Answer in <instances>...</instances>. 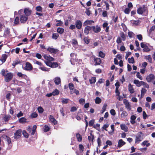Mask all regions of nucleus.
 I'll list each match as a JSON object with an SVG mask.
<instances>
[{"mask_svg": "<svg viewBox=\"0 0 155 155\" xmlns=\"http://www.w3.org/2000/svg\"><path fill=\"white\" fill-rule=\"evenodd\" d=\"M45 62L47 66L53 68L58 67L59 66V64H60L57 62H51L49 61H45Z\"/></svg>", "mask_w": 155, "mask_h": 155, "instance_id": "1", "label": "nucleus"}, {"mask_svg": "<svg viewBox=\"0 0 155 155\" xmlns=\"http://www.w3.org/2000/svg\"><path fill=\"white\" fill-rule=\"evenodd\" d=\"M22 68L27 71H31L33 69V67L31 64L28 62H26L25 66L24 67L22 66Z\"/></svg>", "mask_w": 155, "mask_h": 155, "instance_id": "2", "label": "nucleus"}, {"mask_svg": "<svg viewBox=\"0 0 155 155\" xmlns=\"http://www.w3.org/2000/svg\"><path fill=\"white\" fill-rule=\"evenodd\" d=\"M137 13L139 14H142L143 12H147V8L145 5L140 7L137 10Z\"/></svg>", "mask_w": 155, "mask_h": 155, "instance_id": "3", "label": "nucleus"}, {"mask_svg": "<svg viewBox=\"0 0 155 155\" xmlns=\"http://www.w3.org/2000/svg\"><path fill=\"white\" fill-rule=\"evenodd\" d=\"M13 77V74L12 73H7L5 77V81L7 82H9L12 79Z\"/></svg>", "mask_w": 155, "mask_h": 155, "instance_id": "4", "label": "nucleus"}, {"mask_svg": "<svg viewBox=\"0 0 155 155\" xmlns=\"http://www.w3.org/2000/svg\"><path fill=\"white\" fill-rule=\"evenodd\" d=\"M142 135V134L141 132H139L138 133L136 137V143H139L140 141H141L143 139Z\"/></svg>", "mask_w": 155, "mask_h": 155, "instance_id": "5", "label": "nucleus"}, {"mask_svg": "<svg viewBox=\"0 0 155 155\" xmlns=\"http://www.w3.org/2000/svg\"><path fill=\"white\" fill-rule=\"evenodd\" d=\"M21 130L19 129L16 131L14 134V138L15 139H17L20 137L21 135Z\"/></svg>", "mask_w": 155, "mask_h": 155, "instance_id": "6", "label": "nucleus"}, {"mask_svg": "<svg viewBox=\"0 0 155 155\" xmlns=\"http://www.w3.org/2000/svg\"><path fill=\"white\" fill-rule=\"evenodd\" d=\"M49 120L52 124L56 125L57 124V121L56 120L52 115H50L49 116Z\"/></svg>", "mask_w": 155, "mask_h": 155, "instance_id": "7", "label": "nucleus"}, {"mask_svg": "<svg viewBox=\"0 0 155 155\" xmlns=\"http://www.w3.org/2000/svg\"><path fill=\"white\" fill-rule=\"evenodd\" d=\"M94 62L95 63L94 65L95 66L99 65L101 63V61L100 58H96L94 56Z\"/></svg>", "mask_w": 155, "mask_h": 155, "instance_id": "8", "label": "nucleus"}, {"mask_svg": "<svg viewBox=\"0 0 155 155\" xmlns=\"http://www.w3.org/2000/svg\"><path fill=\"white\" fill-rule=\"evenodd\" d=\"M155 78V77L153 74H150L146 77V80L148 82H151Z\"/></svg>", "mask_w": 155, "mask_h": 155, "instance_id": "9", "label": "nucleus"}, {"mask_svg": "<svg viewBox=\"0 0 155 155\" xmlns=\"http://www.w3.org/2000/svg\"><path fill=\"white\" fill-rule=\"evenodd\" d=\"M28 17L25 15H22L20 17V21L22 23H25L28 20Z\"/></svg>", "mask_w": 155, "mask_h": 155, "instance_id": "10", "label": "nucleus"}, {"mask_svg": "<svg viewBox=\"0 0 155 155\" xmlns=\"http://www.w3.org/2000/svg\"><path fill=\"white\" fill-rule=\"evenodd\" d=\"M92 29L94 32L96 33L100 32L101 30L100 27L97 25L96 26H92Z\"/></svg>", "mask_w": 155, "mask_h": 155, "instance_id": "11", "label": "nucleus"}, {"mask_svg": "<svg viewBox=\"0 0 155 155\" xmlns=\"http://www.w3.org/2000/svg\"><path fill=\"white\" fill-rule=\"evenodd\" d=\"M75 26L78 29H80L82 26V23L80 20H77L75 22Z\"/></svg>", "mask_w": 155, "mask_h": 155, "instance_id": "12", "label": "nucleus"}, {"mask_svg": "<svg viewBox=\"0 0 155 155\" xmlns=\"http://www.w3.org/2000/svg\"><path fill=\"white\" fill-rule=\"evenodd\" d=\"M47 51H49L51 53H53L54 54H56L58 53L59 51V50L57 49L51 48L50 47H49L47 48Z\"/></svg>", "mask_w": 155, "mask_h": 155, "instance_id": "13", "label": "nucleus"}, {"mask_svg": "<svg viewBox=\"0 0 155 155\" xmlns=\"http://www.w3.org/2000/svg\"><path fill=\"white\" fill-rule=\"evenodd\" d=\"M124 104L125 105L126 108L128 111H130L131 110V106L129 103L128 102L127 100H124Z\"/></svg>", "mask_w": 155, "mask_h": 155, "instance_id": "14", "label": "nucleus"}, {"mask_svg": "<svg viewBox=\"0 0 155 155\" xmlns=\"http://www.w3.org/2000/svg\"><path fill=\"white\" fill-rule=\"evenodd\" d=\"M32 12V11L29 8H25L24 10V13L25 15L27 17L30 15Z\"/></svg>", "mask_w": 155, "mask_h": 155, "instance_id": "15", "label": "nucleus"}, {"mask_svg": "<svg viewBox=\"0 0 155 155\" xmlns=\"http://www.w3.org/2000/svg\"><path fill=\"white\" fill-rule=\"evenodd\" d=\"M92 29V26H86L85 28L84 29V33L86 35H88L89 33V31H91Z\"/></svg>", "mask_w": 155, "mask_h": 155, "instance_id": "16", "label": "nucleus"}, {"mask_svg": "<svg viewBox=\"0 0 155 155\" xmlns=\"http://www.w3.org/2000/svg\"><path fill=\"white\" fill-rule=\"evenodd\" d=\"M2 137L6 140L8 145H9L11 143V139L9 137L6 135L3 134L2 136Z\"/></svg>", "mask_w": 155, "mask_h": 155, "instance_id": "17", "label": "nucleus"}, {"mask_svg": "<svg viewBox=\"0 0 155 155\" xmlns=\"http://www.w3.org/2000/svg\"><path fill=\"white\" fill-rule=\"evenodd\" d=\"M43 57L45 59L48 60L47 61L51 62L54 60V59L53 57L50 56H48L46 54H44L43 55Z\"/></svg>", "mask_w": 155, "mask_h": 155, "instance_id": "18", "label": "nucleus"}, {"mask_svg": "<svg viewBox=\"0 0 155 155\" xmlns=\"http://www.w3.org/2000/svg\"><path fill=\"white\" fill-rule=\"evenodd\" d=\"M8 57V55L5 54H4L2 55L1 58L0 59V61H2V63H3L5 62L7 58Z\"/></svg>", "mask_w": 155, "mask_h": 155, "instance_id": "19", "label": "nucleus"}, {"mask_svg": "<svg viewBox=\"0 0 155 155\" xmlns=\"http://www.w3.org/2000/svg\"><path fill=\"white\" fill-rule=\"evenodd\" d=\"M143 82V81H139L137 80H135L134 81V83L138 87H140L142 85Z\"/></svg>", "mask_w": 155, "mask_h": 155, "instance_id": "20", "label": "nucleus"}, {"mask_svg": "<svg viewBox=\"0 0 155 155\" xmlns=\"http://www.w3.org/2000/svg\"><path fill=\"white\" fill-rule=\"evenodd\" d=\"M147 90L144 88H143L141 91V95L140 97V99H141L144 96L145 94L147 92Z\"/></svg>", "mask_w": 155, "mask_h": 155, "instance_id": "21", "label": "nucleus"}, {"mask_svg": "<svg viewBox=\"0 0 155 155\" xmlns=\"http://www.w3.org/2000/svg\"><path fill=\"white\" fill-rule=\"evenodd\" d=\"M128 90L131 94H133L134 92V89L133 86L130 84H129L128 85Z\"/></svg>", "mask_w": 155, "mask_h": 155, "instance_id": "22", "label": "nucleus"}, {"mask_svg": "<svg viewBox=\"0 0 155 155\" xmlns=\"http://www.w3.org/2000/svg\"><path fill=\"white\" fill-rule=\"evenodd\" d=\"M94 21L93 20H87L85 21L83 23L84 26H86L88 25H91L92 23H94Z\"/></svg>", "mask_w": 155, "mask_h": 155, "instance_id": "23", "label": "nucleus"}, {"mask_svg": "<svg viewBox=\"0 0 155 155\" xmlns=\"http://www.w3.org/2000/svg\"><path fill=\"white\" fill-rule=\"evenodd\" d=\"M121 129L126 132L128 131V128L124 124H122L120 125Z\"/></svg>", "mask_w": 155, "mask_h": 155, "instance_id": "24", "label": "nucleus"}, {"mask_svg": "<svg viewBox=\"0 0 155 155\" xmlns=\"http://www.w3.org/2000/svg\"><path fill=\"white\" fill-rule=\"evenodd\" d=\"M54 82L56 85H59L61 83L60 78L59 77H56L54 81Z\"/></svg>", "mask_w": 155, "mask_h": 155, "instance_id": "25", "label": "nucleus"}, {"mask_svg": "<svg viewBox=\"0 0 155 155\" xmlns=\"http://www.w3.org/2000/svg\"><path fill=\"white\" fill-rule=\"evenodd\" d=\"M130 22L133 26L137 25L140 23V21L138 20L136 21L134 20H131L130 21Z\"/></svg>", "mask_w": 155, "mask_h": 155, "instance_id": "26", "label": "nucleus"}, {"mask_svg": "<svg viewBox=\"0 0 155 155\" xmlns=\"http://www.w3.org/2000/svg\"><path fill=\"white\" fill-rule=\"evenodd\" d=\"M91 136H88V139L89 142H91L92 143L93 142V140L94 139V137L93 135H92L91 133H90Z\"/></svg>", "mask_w": 155, "mask_h": 155, "instance_id": "27", "label": "nucleus"}, {"mask_svg": "<svg viewBox=\"0 0 155 155\" xmlns=\"http://www.w3.org/2000/svg\"><path fill=\"white\" fill-rule=\"evenodd\" d=\"M55 21L56 22H58L55 25L56 26H62L63 24V22L60 20H58L55 19Z\"/></svg>", "mask_w": 155, "mask_h": 155, "instance_id": "28", "label": "nucleus"}, {"mask_svg": "<svg viewBox=\"0 0 155 155\" xmlns=\"http://www.w3.org/2000/svg\"><path fill=\"white\" fill-rule=\"evenodd\" d=\"M76 137L77 139V140L78 142H80L82 140V137L79 133H78L76 134Z\"/></svg>", "mask_w": 155, "mask_h": 155, "instance_id": "29", "label": "nucleus"}, {"mask_svg": "<svg viewBox=\"0 0 155 155\" xmlns=\"http://www.w3.org/2000/svg\"><path fill=\"white\" fill-rule=\"evenodd\" d=\"M120 37L124 41H125L126 39V36L123 32H121L120 33Z\"/></svg>", "mask_w": 155, "mask_h": 155, "instance_id": "30", "label": "nucleus"}, {"mask_svg": "<svg viewBox=\"0 0 155 155\" xmlns=\"http://www.w3.org/2000/svg\"><path fill=\"white\" fill-rule=\"evenodd\" d=\"M125 144V143L122 140L120 139L118 141V147H121Z\"/></svg>", "mask_w": 155, "mask_h": 155, "instance_id": "31", "label": "nucleus"}, {"mask_svg": "<svg viewBox=\"0 0 155 155\" xmlns=\"http://www.w3.org/2000/svg\"><path fill=\"white\" fill-rule=\"evenodd\" d=\"M136 117L134 115H133L131 116V120L130 122L131 124H134L135 123V120L136 119Z\"/></svg>", "mask_w": 155, "mask_h": 155, "instance_id": "32", "label": "nucleus"}, {"mask_svg": "<svg viewBox=\"0 0 155 155\" xmlns=\"http://www.w3.org/2000/svg\"><path fill=\"white\" fill-rule=\"evenodd\" d=\"M64 31V29L62 28L58 27L57 29V32L60 34H62Z\"/></svg>", "mask_w": 155, "mask_h": 155, "instance_id": "33", "label": "nucleus"}, {"mask_svg": "<svg viewBox=\"0 0 155 155\" xmlns=\"http://www.w3.org/2000/svg\"><path fill=\"white\" fill-rule=\"evenodd\" d=\"M11 116L10 115H5L3 117V120L5 121H8L11 117Z\"/></svg>", "mask_w": 155, "mask_h": 155, "instance_id": "34", "label": "nucleus"}, {"mask_svg": "<svg viewBox=\"0 0 155 155\" xmlns=\"http://www.w3.org/2000/svg\"><path fill=\"white\" fill-rule=\"evenodd\" d=\"M17 75L19 77H21L22 78H25L27 77V76L25 75L22 74L21 72H18L17 73Z\"/></svg>", "mask_w": 155, "mask_h": 155, "instance_id": "35", "label": "nucleus"}, {"mask_svg": "<svg viewBox=\"0 0 155 155\" xmlns=\"http://www.w3.org/2000/svg\"><path fill=\"white\" fill-rule=\"evenodd\" d=\"M68 87L70 91H73L74 88V84L71 83H70L68 84Z\"/></svg>", "mask_w": 155, "mask_h": 155, "instance_id": "36", "label": "nucleus"}, {"mask_svg": "<svg viewBox=\"0 0 155 155\" xmlns=\"http://www.w3.org/2000/svg\"><path fill=\"white\" fill-rule=\"evenodd\" d=\"M27 119L24 117H22L19 119V122L21 123L24 122H26Z\"/></svg>", "mask_w": 155, "mask_h": 155, "instance_id": "37", "label": "nucleus"}, {"mask_svg": "<svg viewBox=\"0 0 155 155\" xmlns=\"http://www.w3.org/2000/svg\"><path fill=\"white\" fill-rule=\"evenodd\" d=\"M10 33V29L8 28H6L5 30L4 35L6 36L7 35H9Z\"/></svg>", "mask_w": 155, "mask_h": 155, "instance_id": "38", "label": "nucleus"}, {"mask_svg": "<svg viewBox=\"0 0 155 155\" xmlns=\"http://www.w3.org/2000/svg\"><path fill=\"white\" fill-rule=\"evenodd\" d=\"M20 63L21 62L19 60H17L13 61V63L12 64V65L13 66L15 67L16 65Z\"/></svg>", "mask_w": 155, "mask_h": 155, "instance_id": "39", "label": "nucleus"}, {"mask_svg": "<svg viewBox=\"0 0 155 155\" xmlns=\"http://www.w3.org/2000/svg\"><path fill=\"white\" fill-rule=\"evenodd\" d=\"M96 81V78L95 77H92L89 80V82L91 84L95 83Z\"/></svg>", "mask_w": 155, "mask_h": 155, "instance_id": "40", "label": "nucleus"}, {"mask_svg": "<svg viewBox=\"0 0 155 155\" xmlns=\"http://www.w3.org/2000/svg\"><path fill=\"white\" fill-rule=\"evenodd\" d=\"M128 115L127 112L125 111H123L121 114V117L123 118H124L127 117Z\"/></svg>", "mask_w": 155, "mask_h": 155, "instance_id": "41", "label": "nucleus"}, {"mask_svg": "<svg viewBox=\"0 0 155 155\" xmlns=\"http://www.w3.org/2000/svg\"><path fill=\"white\" fill-rule=\"evenodd\" d=\"M128 35L130 38H134L135 36V34L132 31H129L128 33Z\"/></svg>", "mask_w": 155, "mask_h": 155, "instance_id": "42", "label": "nucleus"}, {"mask_svg": "<svg viewBox=\"0 0 155 155\" xmlns=\"http://www.w3.org/2000/svg\"><path fill=\"white\" fill-rule=\"evenodd\" d=\"M95 103L96 104H99L101 101V99L99 97H97L95 98Z\"/></svg>", "mask_w": 155, "mask_h": 155, "instance_id": "43", "label": "nucleus"}, {"mask_svg": "<svg viewBox=\"0 0 155 155\" xmlns=\"http://www.w3.org/2000/svg\"><path fill=\"white\" fill-rule=\"evenodd\" d=\"M59 35L58 33H53L52 34V38L53 39H57L59 37Z\"/></svg>", "mask_w": 155, "mask_h": 155, "instance_id": "44", "label": "nucleus"}, {"mask_svg": "<svg viewBox=\"0 0 155 155\" xmlns=\"http://www.w3.org/2000/svg\"><path fill=\"white\" fill-rule=\"evenodd\" d=\"M44 131L45 132L48 131L50 129V127L47 125H45L44 126Z\"/></svg>", "mask_w": 155, "mask_h": 155, "instance_id": "45", "label": "nucleus"}, {"mask_svg": "<svg viewBox=\"0 0 155 155\" xmlns=\"http://www.w3.org/2000/svg\"><path fill=\"white\" fill-rule=\"evenodd\" d=\"M38 111L40 114H42L43 113L44 110L43 108L41 106L38 107L37 109Z\"/></svg>", "mask_w": 155, "mask_h": 155, "instance_id": "46", "label": "nucleus"}, {"mask_svg": "<svg viewBox=\"0 0 155 155\" xmlns=\"http://www.w3.org/2000/svg\"><path fill=\"white\" fill-rule=\"evenodd\" d=\"M19 23V18L18 17H16L14 21V23L15 25H17Z\"/></svg>", "mask_w": 155, "mask_h": 155, "instance_id": "47", "label": "nucleus"}, {"mask_svg": "<svg viewBox=\"0 0 155 155\" xmlns=\"http://www.w3.org/2000/svg\"><path fill=\"white\" fill-rule=\"evenodd\" d=\"M37 128V126L36 125H34L32 130H31V134L32 135H33L35 134L36 131V130Z\"/></svg>", "mask_w": 155, "mask_h": 155, "instance_id": "48", "label": "nucleus"}, {"mask_svg": "<svg viewBox=\"0 0 155 155\" xmlns=\"http://www.w3.org/2000/svg\"><path fill=\"white\" fill-rule=\"evenodd\" d=\"M89 8H86L85 13L88 16H89L91 14V11L89 10Z\"/></svg>", "mask_w": 155, "mask_h": 155, "instance_id": "49", "label": "nucleus"}, {"mask_svg": "<svg viewBox=\"0 0 155 155\" xmlns=\"http://www.w3.org/2000/svg\"><path fill=\"white\" fill-rule=\"evenodd\" d=\"M39 68L41 70L45 71H48V69L43 66V65H42L41 67H40Z\"/></svg>", "mask_w": 155, "mask_h": 155, "instance_id": "50", "label": "nucleus"}, {"mask_svg": "<svg viewBox=\"0 0 155 155\" xmlns=\"http://www.w3.org/2000/svg\"><path fill=\"white\" fill-rule=\"evenodd\" d=\"M95 122V120L94 119H93L91 120H90L89 122V126L90 127L92 126Z\"/></svg>", "mask_w": 155, "mask_h": 155, "instance_id": "51", "label": "nucleus"}, {"mask_svg": "<svg viewBox=\"0 0 155 155\" xmlns=\"http://www.w3.org/2000/svg\"><path fill=\"white\" fill-rule=\"evenodd\" d=\"M107 107V104H105L104 105L102 108V110L101 111V114L103 113L106 110Z\"/></svg>", "mask_w": 155, "mask_h": 155, "instance_id": "52", "label": "nucleus"}, {"mask_svg": "<svg viewBox=\"0 0 155 155\" xmlns=\"http://www.w3.org/2000/svg\"><path fill=\"white\" fill-rule=\"evenodd\" d=\"M145 58L146 59L148 60V61L150 63H151L152 62V58L150 57V55L146 56L145 57Z\"/></svg>", "mask_w": 155, "mask_h": 155, "instance_id": "53", "label": "nucleus"}, {"mask_svg": "<svg viewBox=\"0 0 155 155\" xmlns=\"http://www.w3.org/2000/svg\"><path fill=\"white\" fill-rule=\"evenodd\" d=\"M83 40L85 43L87 44H89L90 41V40L88 38V37H87L84 38Z\"/></svg>", "mask_w": 155, "mask_h": 155, "instance_id": "54", "label": "nucleus"}, {"mask_svg": "<svg viewBox=\"0 0 155 155\" xmlns=\"http://www.w3.org/2000/svg\"><path fill=\"white\" fill-rule=\"evenodd\" d=\"M22 134L24 137L26 138H28V134L25 130H23L22 132Z\"/></svg>", "mask_w": 155, "mask_h": 155, "instance_id": "55", "label": "nucleus"}, {"mask_svg": "<svg viewBox=\"0 0 155 155\" xmlns=\"http://www.w3.org/2000/svg\"><path fill=\"white\" fill-rule=\"evenodd\" d=\"M38 116V114L36 112L33 113L31 115V117L32 118L37 117Z\"/></svg>", "mask_w": 155, "mask_h": 155, "instance_id": "56", "label": "nucleus"}, {"mask_svg": "<svg viewBox=\"0 0 155 155\" xmlns=\"http://www.w3.org/2000/svg\"><path fill=\"white\" fill-rule=\"evenodd\" d=\"M62 99V100L61 101V102L63 104H66L68 103L69 100V99L68 98H63Z\"/></svg>", "mask_w": 155, "mask_h": 155, "instance_id": "57", "label": "nucleus"}, {"mask_svg": "<svg viewBox=\"0 0 155 155\" xmlns=\"http://www.w3.org/2000/svg\"><path fill=\"white\" fill-rule=\"evenodd\" d=\"M52 93L53 95L55 96L56 95H58L59 93V92L58 89H56Z\"/></svg>", "mask_w": 155, "mask_h": 155, "instance_id": "58", "label": "nucleus"}, {"mask_svg": "<svg viewBox=\"0 0 155 155\" xmlns=\"http://www.w3.org/2000/svg\"><path fill=\"white\" fill-rule=\"evenodd\" d=\"M79 150L81 152H83L84 151V147L83 145L81 144H80L79 145Z\"/></svg>", "mask_w": 155, "mask_h": 155, "instance_id": "59", "label": "nucleus"}, {"mask_svg": "<svg viewBox=\"0 0 155 155\" xmlns=\"http://www.w3.org/2000/svg\"><path fill=\"white\" fill-rule=\"evenodd\" d=\"M105 56L104 53L101 51H100L99 52V56L102 58H104Z\"/></svg>", "mask_w": 155, "mask_h": 155, "instance_id": "60", "label": "nucleus"}, {"mask_svg": "<svg viewBox=\"0 0 155 155\" xmlns=\"http://www.w3.org/2000/svg\"><path fill=\"white\" fill-rule=\"evenodd\" d=\"M112 130L110 132H109V133L110 134H112L114 130V125H111L110 126Z\"/></svg>", "mask_w": 155, "mask_h": 155, "instance_id": "61", "label": "nucleus"}, {"mask_svg": "<svg viewBox=\"0 0 155 155\" xmlns=\"http://www.w3.org/2000/svg\"><path fill=\"white\" fill-rule=\"evenodd\" d=\"M128 62L129 63L133 64L134 63V58L132 57L130 58H129L128 59Z\"/></svg>", "mask_w": 155, "mask_h": 155, "instance_id": "62", "label": "nucleus"}, {"mask_svg": "<svg viewBox=\"0 0 155 155\" xmlns=\"http://www.w3.org/2000/svg\"><path fill=\"white\" fill-rule=\"evenodd\" d=\"M36 10L38 12H42V7L39 6H37L36 8Z\"/></svg>", "mask_w": 155, "mask_h": 155, "instance_id": "63", "label": "nucleus"}, {"mask_svg": "<svg viewBox=\"0 0 155 155\" xmlns=\"http://www.w3.org/2000/svg\"><path fill=\"white\" fill-rule=\"evenodd\" d=\"M144 51L149 52L150 51V49L147 46H146L143 49Z\"/></svg>", "mask_w": 155, "mask_h": 155, "instance_id": "64", "label": "nucleus"}]
</instances>
